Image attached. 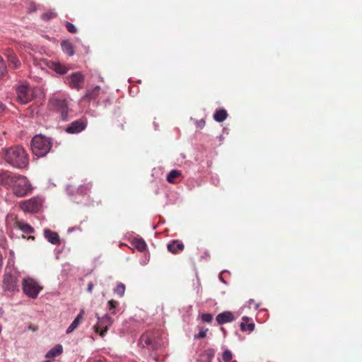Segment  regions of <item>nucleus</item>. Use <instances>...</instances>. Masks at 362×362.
I'll list each match as a JSON object with an SVG mask.
<instances>
[{"label": "nucleus", "instance_id": "f257e3e1", "mask_svg": "<svg viewBox=\"0 0 362 362\" xmlns=\"http://www.w3.org/2000/svg\"><path fill=\"white\" fill-rule=\"evenodd\" d=\"M4 160L13 168H27L29 165V156L25 149L19 145L2 149Z\"/></svg>", "mask_w": 362, "mask_h": 362}, {"label": "nucleus", "instance_id": "f03ea898", "mask_svg": "<svg viewBox=\"0 0 362 362\" xmlns=\"http://www.w3.org/2000/svg\"><path fill=\"white\" fill-rule=\"evenodd\" d=\"M52 147V139L42 134H37L32 139L31 150L38 157L47 155Z\"/></svg>", "mask_w": 362, "mask_h": 362}, {"label": "nucleus", "instance_id": "7ed1b4c3", "mask_svg": "<svg viewBox=\"0 0 362 362\" xmlns=\"http://www.w3.org/2000/svg\"><path fill=\"white\" fill-rule=\"evenodd\" d=\"M11 189L15 196L24 197L31 194L33 187L25 176L17 174Z\"/></svg>", "mask_w": 362, "mask_h": 362}, {"label": "nucleus", "instance_id": "20e7f679", "mask_svg": "<svg viewBox=\"0 0 362 362\" xmlns=\"http://www.w3.org/2000/svg\"><path fill=\"white\" fill-rule=\"evenodd\" d=\"M42 288V286L31 277L24 278L22 281V290L30 298H37Z\"/></svg>", "mask_w": 362, "mask_h": 362}, {"label": "nucleus", "instance_id": "39448f33", "mask_svg": "<svg viewBox=\"0 0 362 362\" xmlns=\"http://www.w3.org/2000/svg\"><path fill=\"white\" fill-rule=\"evenodd\" d=\"M2 288L8 295L13 296L19 291L18 277L11 272H6L3 276Z\"/></svg>", "mask_w": 362, "mask_h": 362}, {"label": "nucleus", "instance_id": "423d86ee", "mask_svg": "<svg viewBox=\"0 0 362 362\" xmlns=\"http://www.w3.org/2000/svg\"><path fill=\"white\" fill-rule=\"evenodd\" d=\"M16 94L18 101L23 104L30 102L35 98L33 88L27 83L18 86L16 88Z\"/></svg>", "mask_w": 362, "mask_h": 362}, {"label": "nucleus", "instance_id": "0eeeda50", "mask_svg": "<svg viewBox=\"0 0 362 362\" xmlns=\"http://www.w3.org/2000/svg\"><path fill=\"white\" fill-rule=\"evenodd\" d=\"M42 205V199L38 197H32L28 200L22 201L19 203V207L24 212L37 213Z\"/></svg>", "mask_w": 362, "mask_h": 362}, {"label": "nucleus", "instance_id": "6e6552de", "mask_svg": "<svg viewBox=\"0 0 362 362\" xmlns=\"http://www.w3.org/2000/svg\"><path fill=\"white\" fill-rule=\"evenodd\" d=\"M97 317L98 322L93 326V329L101 337H104L109 327L112 325L113 320L108 314H105L103 317L97 315Z\"/></svg>", "mask_w": 362, "mask_h": 362}, {"label": "nucleus", "instance_id": "1a4fd4ad", "mask_svg": "<svg viewBox=\"0 0 362 362\" xmlns=\"http://www.w3.org/2000/svg\"><path fill=\"white\" fill-rule=\"evenodd\" d=\"M66 81L71 88L80 90L84 84V76L81 72H74L66 78Z\"/></svg>", "mask_w": 362, "mask_h": 362}, {"label": "nucleus", "instance_id": "9d476101", "mask_svg": "<svg viewBox=\"0 0 362 362\" xmlns=\"http://www.w3.org/2000/svg\"><path fill=\"white\" fill-rule=\"evenodd\" d=\"M52 103L55 110L61 115L62 120L68 119V103L66 100L61 98H54L52 100Z\"/></svg>", "mask_w": 362, "mask_h": 362}, {"label": "nucleus", "instance_id": "9b49d317", "mask_svg": "<svg viewBox=\"0 0 362 362\" xmlns=\"http://www.w3.org/2000/svg\"><path fill=\"white\" fill-rule=\"evenodd\" d=\"M87 127L86 120L80 119L71 122L65 129L69 134H78L83 131Z\"/></svg>", "mask_w": 362, "mask_h": 362}, {"label": "nucleus", "instance_id": "f8f14e48", "mask_svg": "<svg viewBox=\"0 0 362 362\" xmlns=\"http://www.w3.org/2000/svg\"><path fill=\"white\" fill-rule=\"evenodd\" d=\"M16 175L17 174L7 170L0 171V185L6 188L11 189Z\"/></svg>", "mask_w": 362, "mask_h": 362}, {"label": "nucleus", "instance_id": "ddd939ff", "mask_svg": "<svg viewBox=\"0 0 362 362\" xmlns=\"http://www.w3.org/2000/svg\"><path fill=\"white\" fill-rule=\"evenodd\" d=\"M4 54L7 57L9 67L12 69H17L21 66L20 60L12 49H7L4 52Z\"/></svg>", "mask_w": 362, "mask_h": 362}, {"label": "nucleus", "instance_id": "4468645a", "mask_svg": "<svg viewBox=\"0 0 362 362\" xmlns=\"http://www.w3.org/2000/svg\"><path fill=\"white\" fill-rule=\"evenodd\" d=\"M235 320L234 315L230 311H224L216 316V321L218 325H221Z\"/></svg>", "mask_w": 362, "mask_h": 362}, {"label": "nucleus", "instance_id": "2eb2a0df", "mask_svg": "<svg viewBox=\"0 0 362 362\" xmlns=\"http://www.w3.org/2000/svg\"><path fill=\"white\" fill-rule=\"evenodd\" d=\"M167 247L169 252L176 255L184 250L185 245L181 241L175 240L168 244Z\"/></svg>", "mask_w": 362, "mask_h": 362}, {"label": "nucleus", "instance_id": "dca6fc26", "mask_svg": "<svg viewBox=\"0 0 362 362\" xmlns=\"http://www.w3.org/2000/svg\"><path fill=\"white\" fill-rule=\"evenodd\" d=\"M44 235L47 241L52 244L57 245L60 243V238L57 232L47 228L44 230Z\"/></svg>", "mask_w": 362, "mask_h": 362}, {"label": "nucleus", "instance_id": "f3484780", "mask_svg": "<svg viewBox=\"0 0 362 362\" xmlns=\"http://www.w3.org/2000/svg\"><path fill=\"white\" fill-rule=\"evenodd\" d=\"M13 226H14V228L21 230V231H23V233H25L26 234H31V233H34V231H35L34 228L30 225H29L28 223H26L22 221L16 220L14 222Z\"/></svg>", "mask_w": 362, "mask_h": 362}, {"label": "nucleus", "instance_id": "a211bd4d", "mask_svg": "<svg viewBox=\"0 0 362 362\" xmlns=\"http://www.w3.org/2000/svg\"><path fill=\"white\" fill-rule=\"evenodd\" d=\"M250 317L247 316L243 317L242 322L240 325V327L242 332H252L254 331L255 327V323L250 322Z\"/></svg>", "mask_w": 362, "mask_h": 362}, {"label": "nucleus", "instance_id": "6ab92c4d", "mask_svg": "<svg viewBox=\"0 0 362 362\" xmlns=\"http://www.w3.org/2000/svg\"><path fill=\"white\" fill-rule=\"evenodd\" d=\"M61 47L64 53L69 56H72L74 54V47L72 44L68 40H63L61 42Z\"/></svg>", "mask_w": 362, "mask_h": 362}, {"label": "nucleus", "instance_id": "aec40b11", "mask_svg": "<svg viewBox=\"0 0 362 362\" xmlns=\"http://www.w3.org/2000/svg\"><path fill=\"white\" fill-rule=\"evenodd\" d=\"M63 351V348L61 344L56 345L54 348L50 349L45 355L46 358H53L59 356Z\"/></svg>", "mask_w": 362, "mask_h": 362}, {"label": "nucleus", "instance_id": "412c9836", "mask_svg": "<svg viewBox=\"0 0 362 362\" xmlns=\"http://www.w3.org/2000/svg\"><path fill=\"white\" fill-rule=\"evenodd\" d=\"M83 311H81L74 319L72 323L69 325V327L66 329V334L71 333L74 332L79 325L80 321L82 318Z\"/></svg>", "mask_w": 362, "mask_h": 362}, {"label": "nucleus", "instance_id": "4be33fe9", "mask_svg": "<svg viewBox=\"0 0 362 362\" xmlns=\"http://www.w3.org/2000/svg\"><path fill=\"white\" fill-rule=\"evenodd\" d=\"M100 91V87L97 86L92 90H88L84 98L88 100H95L99 95Z\"/></svg>", "mask_w": 362, "mask_h": 362}, {"label": "nucleus", "instance_id": "5701e85b", "mask_svg": "<svg viewBox=\"0 0 362 362\" xmlns=\"http://www.w3.org/2000/svg\"><path fill=\"white\" fill-rule=\"evenodd\" d=\"M228 117V113L225 110H218L214 114V119L218 122H223Z\"/></svg>", "mask_w": 362, "mask_h": 362}, {"label": "nucleus", "instance_id": "b1692460", "mask_svg": "<svg viewBox=\"0 0 362 362\" xmlns=\"http://www.w3.org/2000/svg\"><path fill=\"white\" fill-rule=\"evenodd\" d=\"M182 173L180 170H173L167 175V181L170 183H175V179L181 176Z\"/></svg>", "mask_w": 362, "mask_h": 362}, {"label": "nucleus", "instance_id": "393cba45", "mask_svg": "<svg viewBox=\"0 0 362 362\" xmlns=\"http://www.w3.org/2000/svg\"><path fill=\"white\" fill-rule=\"evenodd\" d=\"M134 246L140 252H144L146 249V243L143 239H135L133 242Z\"/></svg>", "mask_w": 362, "mask_h": 362}, {"label": "nucleus", "instance_id": "a878e982", "mask_svg": "<svg viewBox=\"0 0 362 362\" xmlns=\"http://www.w3.org/2000/svg\"><path fill=\"white\" fill-rule=\"evenodd\" d=\"M215 356V350L213 349H207L203 354L204 362H212V359Z\"/></svg>", "mask_w": 362, "mask_h": 362}, {"label": "nucleus", "instance_id": "bb28decb", "mask_svg": "<svg viewBox=\"0 0 362 362\" xmlns=\"http://www.w3.org/2000/svg\"><path fill=\"white\" fill-rule=\"evenodd\" d=\"M125 285L122 283H119L115 288L114 289L115 293H116L119 297H122L125 292Z\"/></svg>", "mask_w": 362, "mask_h": 362}, {"label": "nucleus", "instance_id": "cd10ccee", "mask_svg": "<svg viewBox=\"0 0 362 362\" xmlns=\"http://www.w3.org/2000/svg\"><path fill=\"white\" fill-rule=\"evenodd\" d=\"M53 69L57 73L60 74H64L68 71V69L65 66L59 63L54 64Z\"/></svg>", "mask_w": 362, "mask_h": 362}, {"label": "nucleus", "instance_id": "c85d7f7f", "mask_svg": "<svg viewBox=\"0 0 362 362\" xmlns=\"http://www.w3.org/2000/svg\"><path fill=\"white\" fill-rule=\"evenodd\" d=\"M57 13L53 11H48L47 12H45V13H43L41 16L42 19H43L44 21H49L52 18H54L55 17H57Z\"/></svg>", "mask_w": 362, "mask_h": 362}, {"label": "nucleus", "instance_id": "c756f323", "mask_svg": "<svg viewBox=\"0 0 362 362\" xmlns=\"http://www.w3.org/2000/svg\"><path fill=\"white\" fill-rule=\"evenodd\" d=\"M118 305H119V303L117 300H110L108 301V303H107L108 309H109V310H112L111 312L112 315L116 314L115 309L118 306Z\"/></svg>", "mask_w": 362, "mask_h": 362}, {"label": "nucleus", "instance_id": "7c9ffc66", "mask_svg": "<svg viewBox=\"0 0 362 362\" xmlns=\"http://www.w3.org/2000/svg\"><path fill=\"white\" fill-rule=\"evenodd\" d=\"M222 358L224 362H229L233 358L232 352L228 349H226L223 352Z\"/></svg>", "mask_w": 362, "mask_h": 362}, {"label": "nucleus", "instance_id": "2f4dec72", "mask_svg": "<svg viewBox=\"0 0 362 362\" xmlns=\"http://www.w3.org/2000/svg\"><path fill=\"white\" fill-rule=\"evenodd\" d=\"M6 72V66L3 60V58L0 56V78L3 77Z\"/></svg>", "mask_w": 362, "mask_h": 362}, {"label": "nucleus", "instance_id": "473e14b6", "mask_svg": "<svg viewBox=\"0 0 362 362\" xmlns=\"http://www.w3.org/2000/svg\"><path fill=\"white\" fill-rule=\"evenodd\" d=\"M201 318L202 322L211 323L213 320V315L209 313H204L202 315Z\"/></svg>", "mask_w": 362, "mask_h": 362}, {"label": "nucleus", "instance_id": "72a5a7b5", "mask_svg": "<svg viewBox=\"0 0 362 362\" xmlns=\"http://www.w3.org/2000/svg\"><path fill=\"white\" fill-rule=\"evenodd\" d=\"M90 187H91V186L90 184L81 185L78 188V192L82 194H86L88 191H90Z\"/></svg>", "mask_w": 362, "mask_h": 362}, {"label": "nucleus", "instance_id": "f704fd0d", "mask_svg": "<svg viewBox=\"0 0 362 362\" xmlns=\"http://www.w3.org/2000/svg\"><path fill=\"white\" fill-rule=\"evenodd\" d=\"M65 25L69 33H76L77 32V29L74 24L66 21Z\"/></svg>", "mask_w": 362, "mask_h": 362}, {"label": "nucleus", "instance_id": "c9c22d12", "mask_svg": "<svg viewBox=\"0 0 362 362\" xmlns=\"http://www.w3.org/2000/svg\"><path fill=\"white\" fill-rule=\"evenodd\" d=\"M247 303L250 309L257 310L259 305L254 299H250Z\"/></svg>", "mask_w": 362, "mask_h": 362}, {"label": "nucleus", "instance_id": "e433bc0d", "mask_svg": "<svg viewBox=\"0 0 362 362\" xmlns=\"http://www.w3.org/2000/svg\"><path fill=\"white\" fill-rule=\"evenodd\" d=\"M207 331H208V329L201 328L200 332L197 335H195L194 337L197 338V339L204 338L206 336Z\"/></svg>", "mask_w": 362, "mask_h": 362}, {"label": "nucleus", "instance_id": "4c0bfd02", "mask_svg": "<svg viewBox=\"0 0 362 362\" xmlns=\"http://www.w3.org/2000/svg\"><path fill=\"white\" fill-rule=\"evenodd\" d=\"M205 126V121L204 119H201L199 122H197V127L199 129L204 128Z\"/></svg>", "mask_w": 362, "mask_h": 362}, {"label": "nucleus", "instance_id": "58836bf2", "mask_svg": "<svg viewBox=\"0 0 362 362\" xmlns=\"http://www.w3.org/2000/svg\"><path fill=\"white\" fill-rule=\"evenodd\" d=\"M93 284L92 282H89L87 288L88 292L91 293L93 291Z\"/></svg>", "mask_w": 362, "mask_h": 362}, {"label": "nucleus", "instance_id": "ea45409f", "mask_svg": "<svg viewBox=\"0 0 362 362\" xmlns=\"http://www.w3.org/2000/svg\"><path fill=\"white\" fill-rule=\"evenodd\" d=\"M142 339H143V340H144L146 344L148 345V344H151V339H148V338L145 339L144 337H143Z\"/></svg>", "mask_w": 362, "mask_h": 362}, {"label": "nucleus", "instance_id": "a19ab883", "mask_svg": "<svg viewBox=\"0 0 362 362\" xmlns=\"http://www.w3.org/2000/svg\"><path fill=\"white\" fill-rule=\"evenodd\" d=\"M5 109V106L3 103H0V112H2Z\"/></svg>", "mask_w": 362, "mask_h": 362}, {"label": "nucleus", "instance_id": "79ce46f5", "mask_svg": "<svg viewBox=\"0 0 362 362\" xmlns=\"http://www.w3.org/2000/svg\"><path fill=\"white\" fill-rule=\"evenodd\" d=\"M6 221L8 224L11 223V215L7 216Z\"/></svg>", "mask_w": 362, "mask_h": 362}, {"label": "nucleus", "instance_id": "37998d69", "mask_svg": "<svg viewBox=\"0 0 362 362\" xmlns=\"http://www.w3.org/2000/svg\"><path fill=\"white\" fill-rule=\"evenodd\" d=\"M28 240H34L35 237L33 235H30V236L28 237Z\"/></svg>", "mask_w": 362, "mask_h": 362}, {"label": "nucleus", "instance_id": "c03bdc74", "mask_svg": "<svg viewBox=\"0 0 362 362\" xmlns=\"http://www.w3.org/2000/svg\"><path fill=\"white\" fill-rule=\"evenodd\" d=\"M45 362H52V361H49V360H47L45 361Z\"/></svg>", "mask_w": 362, "mask_h": 362}, {"label": "nucleus", "instance_id": "a18cd8bd", "mask_svg": "<svg viewBox=\"0 0 362 362\" xmlns=\"http://www.w3.org/2000/svg\"><path fill=\"white\" fill-rule=\"evenodd\" d=\"M95 362H103V361L100 360H98V361H95Z\"/></svg>", "mask_w": 362, "mask_h": 362}]
</instances>
